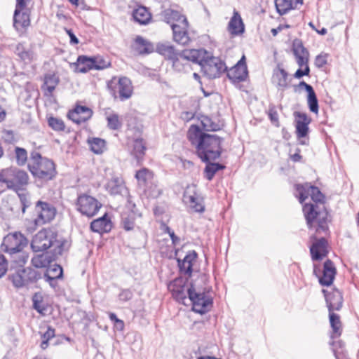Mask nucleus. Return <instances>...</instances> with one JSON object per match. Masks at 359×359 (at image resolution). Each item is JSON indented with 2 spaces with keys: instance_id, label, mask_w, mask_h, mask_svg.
Masks as SVG:
<instances>
[{
  "instance_id": "f257e3e1",
  "label": "nucleus",
  "mask_w": 359,
  "mask_h": 359,
  "mask_svg": "<svg viewBox=\"0 0 359 359\" xmlns=\"http://www.w3.org/2000/svg\"><path fill=\"white\" fill-rule=\"evenodd\" d=\"M188 137L202 161L209 162L220 156L223 139L218 135L203 133L198 126L193 125L189 129Z\"/></svg>"
},
{
  "instance_id": "f03ea898",
  "label": "nucleus",
  "mask_w": 359,
  "mask_h": 359,
  "mask_svg": "<svg viewBox=\"0 0 359 359\" xmlns=\"http://www.w3.org/2000/svg\"><path fill=\"white\" fill-rule=\"evenodd\" d=\"M71 246V241L60 236L55 230L43 229L33 237L31 247L34 252H41L52 248L54 257L67 252Z\"/></svg>"
},
{
  "instance_id": "7ed1b4c3",
  "label": "nucleus",
  "mask_w": 359,
  "mask_h": 359,
  "mask_svg": "<svg viewBox=\"0 0 359 359\" xmlns=\"http://www.w3.org/2000/svg\"><path fill=\"white\" fill-rule=\"evenodd\" d=\"M28 168L39 187L53 180L57 174L53 161L42 157L39 152L32 153Z\"/></svg>"
},
{
  "instance_id": "20e7f679",
  "label": "nucleus",
  "mask_w": 359,
  "mask_h": 359,
  "mask_svg": "<svg viewBox=\"0 0 359 359\" xmlns=\"http://www.w3.org/2000/svg\"><path fill=\"white\" fill-rule=\"evenodd\" d=\"M197 54H194L196 58H190V62L198 63L201 68L204 76L212 79L219 77L226 71L225 63L217 57L211 55L210 53L204 49H195Z\"/></svg>"
},
{
  "instance_id": "39448f33",
  "label": "nucleus",
  "mask_w": 359,
  "mask_h": 359,
  "mask_svg": "<svg viewBox=\"0 0 359 359\" xmlns=\"http://www.w3.org/2000/svg\"><path fill=\"white\" fill-rule=\"evenodd\" d=\"M156 52L172 61L173 67L179 71H187L190 68V58H196L195 49L184 50L177 52L169 43H159L156 45Z\"/></svg>"
},
{
  "instance_id": "423d86ee",
  "label": "nucleus",
  "mask_w": 359,
  "mask_h": 359,
  "mask_svg": "<svg viewBox=\"0 0 359 359\" xmlns=\"http://www.w3.org/2000/svg\"><path fill=\"white\" fill-rule=\"evenodd\" d=\"M205 280V276H200L189 284V297L194 311L205 313L212 306V299L205 294V288L202 285Z\"/></svg>"
},
{
  "instance_id": "0eeeda50",
  "label": "nucleus",
  "mask_w": 359,
  "mask_h": 359,
  "mask_svg": "<svg viewBox=\"0 0 359 359\" xmlns=\"http://www.w3.org/2000/svg\"><path fill=\"white\" fill-rule=\"evenodd\" d=\"M303 212L307 225L310 229L314 227L318 233H327L328 213L323 204L306 203Z\"/></svg>"
},
{
  "instance_id": "6e6552de",
  "label": "nucleus",
  "mask_w": 359,
  "mask_h": 359,
  "mask_svg": "<svg viewBox=\"0 0 359 359\" xmlns=\"http://www.w3.org/2000/svg\"><path fill=\"white\" fill-rule=\"evenodd\" d=\"M0 182L6 184L8 189L18 191L28 184L29 175L25 170L11 167L0 172Z\"/></svg>"
},
{
  "instance_id": "1a4fd4ad",
  "label": "nucleus",
  "mask_w": 359,
  "mask_h": 359,
  "mask_svg": "<svg viewBox=\"0 0 359 359\" xmlns=\"http://www.w3.org/2000/svg\"><path fill=\"white\" fill-rule=\"evenodd\" d=\"M27 245V239L20 233L8 234L4 238L1 248L10 255L18 254L22 260L19 262L25 263L28 256L22 252L23 248Z\"/></svg>"
},
{
  "instance_id": "9d476101",
  "label": "nucleus",
  "mask_w": 359,
  "mask_h": 359,
  "mask_svg": "<svg viewBox=\"0 0 359 359\" xmlns=\"http://www.w3.org/2000/svg\"><path fill=\"white\" fill-rule=\"evenodd\" d=\"M42 278L41 273L32 268L18 269L9 275V279L15 287H22Z\"/></svg>"
},
{
  "instance_id": "9b49d317",
  "label": "nucleus",
  "mask_w": 359,
  "mask_h": 359,
  "mask_svg": "<svg viewBox=\"0 0 359 359\" xmlns=\"http://www.w3.org/2000/svg\"><path fill=\"white\" fill-rule=\"evenodd\" d=\"M102 204L94 197L88 194H81L76 202V210L88 217H92L97 214Z\"/></svg>"
},
{
  "instance_id": "f8f14e48",
  "label": "nucleus",
  "mask_w": 359,
  "mask_h": 359,
  "mask_svg": "<svg viewBox=\"0 0 359 359\" xmlns=\"http://www.w3.org/2000/svg\"><path fill=\"white\" fill-rule=\"evenodd\" d=\"M36 217L34 223L37 226L50 222L55 216L56 210L51 204L39 201L35 206Z\"/></svg>"
},
{
  "instance_id": "ddd939ff",
  "label": "nucleus",
  "mask_w": 359,
  "mask_h": 359,
  "mask_svg": "<svg viewBox=\"0 0 359 359\" xmlns=\"http://www.w3.org/2000/svg\"><path fill=\"white\" fill-rule=\"evenodd\" d=\"M295 189V196L299 198L301 203H303L309 196H310L311 199L316 203H322L323 201L324 196L319 189L309 183L296 184Z\"/></svg>"
},
{
  "instance_id": "4468645a",
  "label": "nucleus",
  "mask_w": 359,
  "mask_h": 359,
  "mask_svg": "<svg viewBox=\"0 0 359 359\" xmlns=\"http://www.w3.org/2000/svg\"><path fill=\"white\" fill-rule=\"evenodd\" d=\"M184 199L196 212H203L205 210L203 197L197 193L195 185L188 186L184 193Z\"/></svg>"
},
{
  "instance_id": "2eb2a0df",
  "label": "nucleus",
  "mask_w": 359,
  "mask_h": 359,
  "mask_svg": "<svg viewBox=\"0 0 359 359\" xmlns=\"http://www.w3.org/2000/svg\"><path fill=\"white\" fill-rule=\"evenodd\" d=\"M115 83V88L114 95L117 92L119 95V98L121 101L129 99L133 94V86L130 80L127 77H121L118 81L116 82V79L114 78L109 85L110 88H112V84Z\"/></svg>"
},
{
  "instance_id": "dca6fc26",
  "label": "nucleus",
  "mask_w": 359,
  "mask_h": 359,
  "mask_svg": "<svg viewBox=\"0 0 359 359\" xmlns=\"http://www.w3.org/2000/svg\"><path fill=\"white\" fill-rule=\"evenodd\" d=\"M172 297L180 303L187 305V296L189 297V285H187L182 279H175L169 285Z\"/></svg>"
},
{
  "instance_id": "f3484780",
  "label": "nucleus",
  "mask_w": 359,
  "mask_h": 359,
  "mask_svg": "<svg viewBox=\"0 0 359 359\" xmlns=\"http://www.w3.org/2000/svg\"><path fill=\"white\" fill-rule=\"evenodd\" d=\"M248 72L245 63V57L243 55L237 64L227 72L228 78L233 83L244 81L248 77Z\"/></svg>"
},
{
  "instance_id": "a211bd4d",
  "label": "nucleus",
  "mask_w": 359,
  "mask_h": 359,
  "mask_svg": "<svg viewBox=\"0 0 359 359\" xmlns=\"http://www.w3.org/2000/svg\"><path fill=\"white\" fill-rule=\"evenodd\" d=\"M324 293L327 306L329 312L339 311L343 305V297L341 292L337 289H333L331 291L323 290Z\"/></svg>"
},
{
  "instance_id": "6ab92c4d",
  "label": "nucleus",
  "mask_w": 359,
  "mask_h": 359,
  "mask_svg": "<svg viewBox=\"0 0 359 359\" xmlns=\"http://www.w3.org/2000/svg\"><path fill=\"white\" fill-rule=\"evenodd\" d=\"M171 28L173 39L175 42L182 45H186L189 42L190 38L187 33L188 21L187 19H183V22L181 24L172 23Z\"/></svg>"
},
{
  "instance_id": "aec40b11",
  "label": "nucleus",
  "mask_w": 359,
  "mask_h": 359,
  "mask_svg": "<svg viewBox=\"0 0 359 359\" xmlns=\"http://www.w3.org/2000/svg\"><path fill=\"white\" fill-rule=\"evenodd\" d=\"M93 111L90 108L77 105L73 110L69 111L68 117L77 124L84 123L91 118Z\"/></svg>"
},
{
  "instance_id": "412c9836",
  "label": "nucleus",
  "mask_w": 359,
  "mask_h": 359,
  "mask_svg": "<svg viewBox=\"0 0 359 359\" xmlns=\"http://www.w3.org/2000/svg\"><path fill=\"white\" fill-rule=\"evenodd\" d=\"M294 116L297 135L299 138L305 137L309 133V124L311 120L305 113L296 111Z\"/></svg>"
},
{
  "instance_id": "4be33fe9",
  "label": "nucleus",
  "mask_w": 359,
  "mask_h": 359,
  "mask_svg": "<svg viewBox=\"0 0 359 359\" xmlns=\"http://www.w3.org/2000/svg\"><path fill=\"white\" fill-rule=\"evenodd\" d=\"M327 242L325 238L317 239L310 248L313 260L318 261L327 255Z\"/></svg>"
},
{
  "instance_id": "5701e85b",
  "label": "nucleus",
  "mask_w": 359,
  "mask_h": 359,
  "mask_svg": "<svg viewBox=\"0 0 359 359\" xmlns=\"http://www.w3.org/2000/svg\"><path fill=\"white\" fill-rule=\"evenodd\" d=\"M335 274L336 269L333 262L329 259L325 261L323 265V276L319 278L320 284L323 286L330 285L334 280Z\"/></svg>"
},
{
  "instance_id": "b1692460",
  "label": "nucleus",
  "mask_w": 359,
  "mask_h": 359,
  "mask_svg": "<svg viewBox=\"0 0 359 359\" xmlns=\"http://www.w3.org/2000/svg\"><path fill=\"white\" fill-rule=\"evenodd\" d=\"M271 81L278 89L284 90L288 86V74L280 67L274 69Z\"/></svg>"
},
{
  "instance_id": "393cba45",
  "label": "nucleus",
  "mask_w": 359,
  "mask_h": 359,
  "mask_svg": "<svg viewBox=\"0 0 359 359\" xmlns=\"http://www.w3.org/2000/svg\"><path fill=\"white\" fill-rule=\"evenodd\" d=\"M196 252L195 251H190L182 260L177 259L180 273L190 276L192 273L193 262L196 260Z\"/></svg>"
},
{
  "instance_id": "a878e982",
  "label": "nucleus",
  "mask_w": 359,
  "mask_h": 359,
  "mask_svg": "<svg viewBox=\"0 0 359 359\" xmlns=\"http://www.w3.org/2000/svg\"><path fill=\"white\" fill-rule=\"evenodd\" d=\"M90 229L93 231L99 233L109 232L111 229V222L105 214L102 217L93 220L90 224Z\"/></svg>"
},
{
  "instance_id": "bb28decb",
  "label": "nucleus",
  "mask_w": 359,
  "mask_h": 359,
  "mask_svg": "<svg viewBox=\"0 0 359 359\" xmlns=\"http://www.w3.org/2000/svg\"><path fill=\"white\" fill-rule=\"evenodd\" d=\"M228 28L230 33L233 35L241 34L245 31L242 18L238 12L235 10L233 11V15L229 22Z\"/></svg>"
},
{
  "instance_id": "cd10ccee",
  "label": "nucleus",
  "mask_w": 359,
  "mask_h": 359,
  "mask_svg": "<svg viewBox=\"0 0 359 359\" xmlns=\"http://www.w3.org/2000/svg\"><path fill=\"white\" fill-rule=\"evenodd\" d=\"M62 273V268L58 264H54L46 271L42 278L49 283L51 287H54L55 280L61 278Z\"/></svg>"
},
{
  "instance_id": "c85d7f7f",
  "label": "nucleus",
  "mask_w": 359,
  "mask_h": 359,
  "mask_svg": "<svg viewBox=\"0 0 359 359\" xmlns=\"http://www.w3.org/2000/svg\"><path fill=\"white\" fill-rule=\"evenodd\" d=\"M107 189L113 195L128 194V190L123 180L117 177H113L108 182Z\"/></svg>"
},
{
  "instance_id": "c756f323",
  "label": "nucleus",
  "mask_w": 359,
  "mask_h": 359,
  "mask_svg": "<svg viewBox=\"0 0 359 359\" xmlns=\"http://www.w3.org/2000/svg\"><path fill=\"white\" fill-rule=\"evenodd\" d=\"M329 320L332 328L331 338L335 339L339 337L342 332V326L339 316L334 312H329Z\"/></svg>"
},
{
  "instance_id": "7c9ffc66",
  "label": "nucleus",
  "mask_w": 359,
  "mask_h": 359,
  "mask_svg": "<svg viewBox=\"0 0 359 359\" xmlns=\"http://www.w3.org/2000/svg\"><path fill=\"white\" fill-rule=\"evenodd\" d=\"M134 49L140 55L149 54L154 51V46L143 37L137 36L135 40Z\"/></svg>"
},
{
  "instance_id": "2f4dec72",
  "label": "nucleus",
  "mask_w": 359,
  "mask_h": 359,
  "mask_svg": "<svg viewBox=\"0 0 359 359\" xmlns=\"http://www.w3.org/2000/svg\"><path fill=\"white\" fill-rule=\"evenodd\" d=\"M135 177L137 180L139 185L146 190L147 188L149 187V184L152 182L154 174L147 168H144L136 172Z\"/></svg>"
},
{
  "instance_id": "473e14b6",
  "label": "nucleus",
  "mask_w": 359,
  "mask_h": 359,
  "mask_svg": "<svg viewBox=\"0 0 359 359\" xmlns=\"http://www.w3.org/2000/svg\"><path fill=\"white\" fill-rule=\"evenodd\" d=\"M29 14L27 10L18 12V16L15 15V11L13 15V26L19 30L22 28H25L29 25Z\"/></svg>"
},
{
  "instance_id": "72a5a7b5",
  "label": "nucleus",
  "mask_w": 359,
  "mask_h": 359,
  "mask_svg": "<svg viewBox=\"0 0 359 359\" xmlns=\"http://www.w3.org/2000/svg\"><path fill=\"white\" fill-rule=\"evenodd\" d=\"M163 18L168 24H170V26L172 23L181 24L183 22V19H187L179 11L172 9L165 10L163 12Z\"/></svg>"
},
{
  "instance_id": "f704fd0d",
  "label": "nucleus",
  "mask_w": 359,
  "mask_h": 359,
  "mask_svg": "<svg viewBox=\"0 0 359 359\" xmlns=\"http://www.w3.org/2000/svg\"><path fill=\"white\" fill-rule=\"evenodd\" d=\"M134 20L141 25L147 24L151 19V14L146 7L139 6L133 13Z\"/></svg>"
},
{
  "instance_id": "c9c22d12",
  "label": "nucleus",
  "mask_w": 359,
  "mask_h": 359,
  "mask_svg": "<svg viewBox=\"0 0 359 359\" xmlns=\"http://www.w3.org/2000/svg\"><path fill=\"white\" fill-rule=\"evenodd\" d=\"M93 58L84 55L79 56L76 61L77 70L81 73H86L90 69H93Z\"/></svg>"
},
{
  "instance_id": "e433bc0d",
  "label": "nucleus",
  "mask_w": 359,
  "mask_h": 359,
  "mask_svg": "<svg viewBox=\"0 0 359 359\" xmlns=\"http://www.w3.org/2000/svg\"><path fill=\"white\" fill-rule=\"evenodd\" d=\"M15 53L25 63L31 62L35 57V54L33 50L25 48L22 43L17 45Z\"/></svg>"
},
{
  "instance_id": "4c0bfd02",
  "label": "nucleus",
  "mask_w": 359,
  "mask_h": 359,
  "mask_svg": "<svg viewBox=\"0 0 359 359\" xmlns=\"http://www.w3.org/2000/svg\"><path fill=\"white\" fill-rule=\"evenodd\" d=\"M132 154L137 159H140L144 155L146 150L145 143L142 138H137L133 140Z\"/></svg>"
},
{
  "instance_id": "58836bf2",
  "label": "nucleus",
  "mask_w": 359,
  "mask_h": 359,
  "mask_svg": "<svg viewBox=\"0 0 359 359\" xmlns=\"http://www.w3.org/2000/svg\"><path fill=\"white\" fill-rule=\"evenodd\" d=\"M31 262L36 268H45L52 262V257L48 254L42 253L34 256Z\"/></svg>"
},
{
  "instance_id": "ea45409f",
  "label": "nucleus",
  "mask_w": 359,
  "mask_h": 359,
  "mask_svg": "<svg viewBox=\"0 0 359 359\" xmlns=\"http://www.w3.org/2000/svg\"><path fill=\"white\" fill-rule=\"evenodd\" d=\"M88 143L90 147L91 151L96 154H102L106 147V142L103 139L98 137H93L88 140Z\"/></svg>"
},
{
  "instance_id": "a19ab883",
  "label": "nucleus",
  "mask_w": 359,
  "mask_h": 359,
  "mask_svg": "<svg viewBox=\"0 0 359 359\" xmlns=\"http://www.w3.org/2000/svg\"><path fill=\"white\" fill-rule=\"evenodd\" d=\"M59 82V79L54 74H49L46 76L43 88L46 90V95H50L54 91L56 86Z\"/></svg>"
},
{
  "instance_id": "79ce46f5",
  "label": "nucleus",
  "mask_w": 359,
  "mask_h": 359,
  "mask_svg": "<svg viewBox=\"0 0 359 359\" xmlns=\"http://www.w3.org/2000/svg\"><path fill=\"white\" fill-rule=\"evenodd\" d=\"M33 308L40 314L46 315L47 312V304L43 301V297L39 293H36L32 297Z\"/></svg>"
},
{
  "instance_id": "37998d69",
  "label": "nucleus",
  "mask_w": 359,
  "mask_h": 359,
  "mask_svg": "<svg viewBox=\"0 0 359 359\" xmlns=\"http://www.w3.org/2000/svg\"><path fill=\"white\" fill-rule=\"evenodd\" d=\"M207 163L204 172L206 179L209 181L212 180L218 170H223L225 168L224 165L218 163H210V161Z\"/></svg>"
},
{
  "instance_id": "c03bdc74",
  "label": "nucleus",
  "mask_w": 359,
  "mask_h": 359,
  "mask_svg": "<svg viewBox=\"0 0 359 359\" xmlns=\"http://www.w3.org/2000/svg\"><path fill=\"white\" fill-rule=\"evenodd\" d=\"M201 123L203 130L206 131H217L220 130L219 123L214 122L210 117L202 116Z\"/></svg>"
},
{
  "instance_id": "a18cd8bd",
  "label": "nucleus",
  "mask_w": 359,
  "mask_h": 359,
  "mask_svg": "<svg viewBox=\"0 0 359 359\" xmlns=\"http://www.w3.org/2000/svg\"><path fill=\"white\" fill-rule=\"evenodd\" d=\"M275 5L280 15H284L292 8V3L290 0H275Z\"/></svg>"
},
{
  "instance_id": "49530a36",
  "label": "nucleus",
  "mask_w": 359,
  "mask_h": 359,
  "mask_svg": "<svg viewBox=\"0 0 359 359\" xmlns=\"http://www.w3.org/2000/svg\"><path fill=\"white\" fill-rule=\"evenodd\" d=\"M135 213L130 212L129 214H123L122 215V224L123 227L126 231L133 230L135 227Z\"/></svg>"
},
{
  "instance_id": "de8ad7c7",
  "label": "nucleus",
  "mask_w": 359,
  "mask_h": 359,
  "mask_svg": "<svg viewBox=\"0 0 359 359\" xmlns=\"http://www.w3.org/2000/svg\"><path fill=\"white\" fill-rule=\"evenodd\" d=\"M20 198L22 205V212L25 213L26 209L31 205L30 195L28 192L25 191L23 189L20 191H15Z\"/></svg>"
},
{
  "instance_id": "09e8293b",
  "label": "nucleus",
  "mask_w": 359,
  "mask_h": 359,
  "mask_svg": "<svg viewBox=\"0 0 359 359\" xmlns=\"http://www.w3.org/2000/svg\"><path fill=\"white\" fill-rule=\"evenodd\" d=\"M107 125L111 130H118L121 127V121L117 114L112 113L107 116Z\"/></svg>"
},
{
  "instance_id": "8fccbe9b",
  "label": "nucleus",
  "mask_w": 359,
  "mask_h": 359,
  "mask_svg": "<svg viewBox=\"0 0 359 359\" xmlns=\"http://www.w3.org/2000/svg\"><path fill=\"white\" fill-rule=\"evenodd\" d=\"M307 102L310 111L317 114L318 112V102L314 90L308 93Z\"/></svg>"
},
{
  "instance_id": "3c124183",
  "label": "nucleus",
  "mask_w": 359,
  "mask_h": 359,
  "mask_svg": "<svg viewBox=\"0 0 359 359\" xmlns=\"http://www.w3.org/2000/svg\"><path fill=\"white\" fill-rule=\"evenodd\" d=\"M292 50L296 58L300 57H309V51L304 47L300 41L294 43Z\"/></svg>"
},
{
  "instance_id": "603ef678",
  "label": "nucleus",
  "mask_w": 359,
  "mask_h": 359,
  "mask_svg": "<svg viewBox=\"0 0 359 359\" xmlns=\"http://www.w3.org/2000/svg\"><path fill=\"white\" fill-rule=\"evenodd\" d=\"M48 126L54 130L62 131L65 130V126L61 118L56 117H50L48 119Z\"/></svg>"
},
{
  "instance_id": "864d4df0",
  "label": "nucleus",
  "mask_w": 359,
  "mask_h": 359,
  "mask_svg": "<svg viewBox=\"0 0 359 359\" xmlns=\"http://www.w3.org/2000/svg\"><path fill=\"white\" fill-rule=\"evenodd\" d=\"M15 154L16 158V162L19 165H23L25 164L27 160V151L20 147H16L15 149Z\"/></svg>"
},
{
  "instance_id": "5fc2aeb1",
  "label": "nucleus",
  "mask_w": 359,
  "mask_h": 359,
  "mask_svg": "<svg viewBox=\"0 0 359 359\" xmlns=\"http://www.w3.org/2000/svg\"><path fill=\"white\" fill-rule=\"evenodd\" d=\"M94 62L93 69H103L109 65V62L100 57H92Z\"/></svg>"
},
{
  "instance_id": "6e6d98bb",
  "label": "nucleus",
  "mask_w": 359,
  "mask_h": 359,
  "mask_svg": "<svg viewBox=\"0 0 359 359\" xmlns=\"http://www.w3.org/2000/svg\"><path fill=\"white\" fill-rule=\"evenodd\" d=\"M133 297V292L128 289L122 290L120 294H118V299L122 302H127L131 299Z\"/></svg>"
},
{
  "instance_id": "4d7b16f0",
  "label": "nucleus",
  "mask_w": 359,
  "mask_h": 359,
  "mask_svg": "<svg viewBox=\"0 0 359 359\" xmlns=\"http://www.w3.org/2000/svg\"><path fill=\"white\" fill-rule=\"evenodd\" d=\"M327 64V55L320 54L315 59V65L321 68Z\"/></svg>"
},
{
  "instance_id": "13d9d810",
  "label": "nucleus",
  "mask_w": 359,
  "mask_h": 359,
  "mask_svg": "<svg viewBox=\"0 0 359 359\" xmlns=\"http://www.w3.org/2000/svg\"><path fill=\"white\" fill-rule=\"evenodd\" d=\"M310 73V69L309 65H306L304 69L299 67L294 74V77L296 79H301L304 76H308Z\"/></svg>"
},
{
  "instance_id": "bf43d9fd",
  "label": "nucleus",
  "mask_w": 359,
  "mask_h": 359,
  "mask_svg": "<svg viewBox=\"0 0 359 359\" xmlns=\"http://www.w3.org/2000/svg\"><path fill=\"white\" fill-rule=\"evenodd\" d=\"M8 269V263L4 256L0 254V278H1L6 272Z\"/></svg>"
},
{
  "instance_id": "052dcab7",
  "label": "nucleus",
  "mask_w": 359,
  "mask_h": 359,
  "mask_svg": "<svg viewBox=\"0 0 359 359\" xmlns=\"http://www.w3.org/2000/svg\"><path fill=\"white\" fill-rule=\"evenodd\" d=\"M30 0H16V7H15V15L18 16V11H22L27 9V4Z\"/></svg>"
},
{
  "instance_id": "680f3d73",
  "label": "nucleus",
  "mask_w": 359,
  "mask_h": 359,
  "mask_svg": "<svg viewBox=\"0 0 359 359\" xmlns=\"http://www.w3.org/2000/svg\"><path fill=\"white\" fill-rule=\"evenodd\" d=\"M269 118L273 124L279 126L278 115L276 110L270 109L269 112Z\"/></svg>"
},
{
  "instance_id": "e2e57ef3",
  "label": "nucleus",
  "mask_w": 359,
  "mask_h": 359,
  "mask_svg": "<svg viewBox=\"0 0 359 359\" xmlns=\"http://www.w3.org/2000/svg\"><path fill=\"white\" fill-rule=\"evenodd\" d=\"M166 232L169 234V236L172 240V243L174 245H176L180 243V238L179 237H177L175 234L174 231H172L168 226L166 227Z\"/></svg>"
},
{
  "instance_id": "0e129e2a",
  "label": "nucleus",
  "mask_w": 359,
  "mask_h": 359,
  "mask_svg": "<svg viewBox=\"0 0 359 359\" xmlns=\"http://www.w3.org/2000/svg\"><path fill=\"white\" fill-rule=\"evenodd\" d=\"M55 337V329L48 327L46 332L43 334L42 338L49 341Z\"/></svg>"
},
{
  "instance_id": "69168bd1",
  "label": "nucleus",
  "mask_w": 359,
  "mask_h": 359,
  "mask_svg": "<svg viewBox=\"0 0 359 359\" xmlns=\"http://www.w3.org/2000/svg\"><path fill=\"white\" fill-rule=\"evenodd\" d=\"M296 60H297V63L301 68H303V67L305 68V67L306 65H308L309 57H300L296 58Z\"/></svg>"
},
{
  "instance_id": "338daca9",
  "label": "nucleus",
  "mask_w": 359,
  "mask_h": 359,
  "mask_svg": "<svg viewBox=\"0 0 359 359\" xmlns=\"http://www.w3.org/2000/svg\"><path fill=\"white\" fill-rule=\"evenodd\" d=\"M296 88H304L308 93L313 90V87L305 81H301Z\"/></svg>"
},
{
  "instance_id": "774afa93",
  "label": "nucleus",
  "mask_w": 359,
  "mask_h": 359,
  "mask_svg": "<svg viewBox=\"0 0 359 359\" xmlns=\"http://www.w3.org/2000/svg\"><path fill=\"white\" fill-rule=\"evenodd\" d=\"M67 33L68 34L69 38H70V43L72 44H77L79 43V39L75 36V34L72 32L71 29H67Z\"/></svg>"
}]
</instances>
